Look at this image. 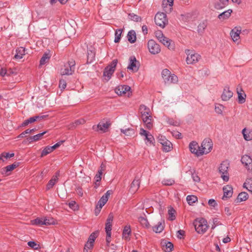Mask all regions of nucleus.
I'll return each mask as SVG.
<instances>
[{"instance_id":"obj_44","label":"nucleus","mask_w":252,"mask_h":252,"mask_svg":"<svg viewBox=\"0 0 252 252\" xmlns=\"http://www.w3.org/2000/svg\"><path fill=\"white\" fill-rule=\"evenodd\" d=\"M43 224L45 225L54 224L55 223V220L52 218H43Z\"/></svg>"},{"instance_id":"obj_40","label":"nucleus","mask_w":252,"mask_h":252,"mask_svg":"<svg viewBox=\"0 0 252 252\" xmlns=\"http://www.w3.org/2000/svg\"><path fill=\"white\" fill-rule=\"evenodd\" d=\"M122 32H123L122 29H117L115 31V39H114L115 43H118L120 41L121 38V35H122Z\"/></svg>"},{"instance_id":"obj_37","label":"nucleus","mask_w":252,"mask_h":252,"mask_svg":"<svg viewBox=\"0 0 252 252\" xmlns=\"http://www.w3.org/2000/svg\"><path fill=\"white\" fill-rule=\"evenodd\" d=\"M207 21H203L200 22L198 26L197 31L198 33H202L204 32L205 29L207 27Z\"/></svg>"},{"instance_id":"obj_7","label":"nucleus","mask_w":252,"mask_h":252,"mask_svg":"<svg viewBox=\"0 0 252 252\" xmlns=\"http://www.w3.org/2000/svg\"><path fill=\"white\" fill-rule=\"evenodd\" d=\"M187 55L186 59L187 63L188 64H192L198 62L200 59V56L197 53H191L189 50H186L185 51Z\"/></svg>"},{"instance_id":"obj_60","label":"nucleus","mask_w":252,"mask_h":252,"mask_svg":"<svg viewBox=\"0 0 252 252\" xmlns=\"http://www.w3.org/2000/svg\"><path fill=\"white\" fill-rule=\"evenodd\" d=\"M66 86V81L63 79H61L59 81V87L61 89H64Z\"/></svg>"},{"instance_id":"obj_5","label":"nucleus","mask_w":252,"mask_h":252,"mask_svg":"<svg viewBox=\"0 0 252 252\" xmlns=\"http://www.w3.org/2000/svg\"><path fill=\"white\" fill-rule=\"evenodd\" d=\"M155 24L161 28H164L168 23L166 14L163 12H158L155 16Z\"/></svg>"},{"instance_id":"obj_13","label":"nucleus","mask_w":252,"mask_h":252,"mask_svg":"<svg viewBox=\"0 0 252 252\" xmlns=\"http://www.w3.org/2000/svg\"><path fill=\"white\" fill-rule=\"evenodd\" d=\"M189 149L191 153L195 154L197 156L203 154V152H201V147L196 141H192L189 143Z\"/></svg>"},{"instance_id":"obj_42","label":"nucleus","mask_w":252,"mask_h":252,"mask_svg":"<svg viewBox=\"0 0 252 252\" xmlns=\"http://www.w3.org/2000/svg\"><path fill=\"white\" fill-rule=\"evenodd\" d=\"M128 18L131 20L136 22H141L142 21V18L140 16L136 15L133 13H129L128 14Z\"/></svg>"},{"instance_id":"obj_47","label":"nucleus","mask_w":252,"mask_h":252,"mask_svg":"<svg viewBox=\"0 0 252 252\" xmlns=\"http://www.w3.org/2000/svg\"><path fill=\"white\" fill-rule=\"evenodd\" d=\"M187 201L189 204L191 205L197 201V197L193 195H189L187 196Z\"/></svg>"},{"instance_id":"obj_20","label":"nucleus","mask_w":252,"mask_h":252,"mask_svg":"<svg viewBox=\"0 0 252 252\" xmlns=\"http://www.w3.org/2000/svg\"><path fill=\"white\" fill-rule=\"evenodd\" d=\"M233 93L229 90L228 87H225L221 94V99L223 101H227L232 97Z\"/></svg>"},{"instance_id":"obj_35","label":"nucleus","mask_w":252,"mask_h":252,"mask_svg":"<svg viewBox=\"0 0 252 252\" xmlns=\"http://www.w3.org/2000/svg\"><path fill=\"white\" fill-rule=\"evenodd\" d=\"M160 42H161L163 45L167 47L168 49H173V47L171 46V42L172 40L168 39L167 37L165 36H163V38L161 39V40H159Z\"/></svg>"},{"instance_id":"obj_12","label":"nucleus","mask_w":252,"mask_h":252,"mask_svg":"<svg viewBox=\"0 0 252 252\" xmlns=\"http://www.w3.org/2000/svg\"><path fill=\"white\" fill-rule=\"evenodd\" d=\"M140 134L141 136H144L145 143L147 145L153 144L155 141L154 136L150 133L149 132L146 131L143 128H141L140 129Z\"/></svg>"},{"instance_id":"obj_17","label":"nucleus","mask_w":252,"mask_h":252,"mask_svg":"<svg viewBox=\"0 0 252 252\" xmlns=\"http://www.w3.org/2000/svg\"><path fill=\"white\" fill-rule=\"evenodd\" d=\"M237 93L238 94V101L239 103L243 104L246 101V94L244 92L241 86L238 85L237 88Z\"/></svg>"},{"instance_id":"obj_2","label":"nucleus","mask_w":252,"mask_h":252,"mask_svg":"<svg viewBox=\"0 0 252 252\" xmlns=\"http://www.w3.org/2000/svg\"><path fill=\"white\" fill-rule=\"evenodd\" d=\"M161 76L166 84H176L178 81V78L174 74H171L167 69H164L161 72Z\"/></svg>"},{"instance_id":"obj_57","label":"nucleus","mask_w":252,"mask_h":252,"mask_svg":"<svg viewBox=\"0 0 252 252\" xmlns=\"http://www.w3.org/2000/svg\"><path fill=\"white\" fill-rule=\"evenodd\" d=\"M94 179L95 180V186L94 188L96 189L99 185V182L101 180V177L98 175H95L94 176Z\"/></svg>"},{"instance_id":"obj_11","label":"nucleus","mask_w":252,"mask_h":252,"mask_svg":"<svg viewBox=\"0 0 252 252\" xmlns=\"http://www.w3.org/2000/svg\"><path fill=\"white\" fill-rule=\"evenodd\" d=\"M129 63L127 68L133 72H137L139 68V62L134 56H131L129 59Z\"/></svg>"},{"instance_id":"obj_10","label":"nucleus","mask_w":252,"mask_h":252,"mask_svg":"<svg viewBox=\"0 0 252 252\" xmlns=\"http://www.w3.org/2000/svg\"><path fill=\"white\" fill-rule=\"evenodd\" d=\"M201 152H203V154L209 153L213 147V143L210 139H205L201 146Z\"/></svg>"},{"instance_id":"obj_63","label":"nucleus","mask_w":252,"mask_h":252,"mask_svg":"<svg viewBox=\"0 0 252 252\" xmlns=\"http://www.w3.org/2000/svg\"><path fill=\"white\" fill-rule=\"evenodd\" d=\"M191 177L194 182H199L200 180L199 176L195 172L192 173Z\"/></svg>"},{"instance_id":"obj_24","label":"nucleus","mask_w":252,"mask_h":252,"mask_svg":"<svg viewBox=\"0 0 252 252\" xmlns=\"http://www.w3.org/2000/svg\"><path fill=\"white\" fill-rule=\"evenodd\" d=\"M232 12V10L229 9L220 14L218 17L220 20L227 19L230 16Z\"/></svg>"},{"instance_id":"obj_41","label":"nucleus","mask_w":252,"mask_h":252,"mask_svg":"<svg viewBox=\"0 0 252 252\" xmlns=\"http://www.w3.org/2000/svg\"><path fill=\"white\" fill-rule=\"evenodd\" d=\"M174 0H163L162 6L163 8H166L168 6H169V11H171L172 6L173 5Z\"/></svg>"},{"instance_id":"obj_52","label":"nucleus","mask_w":252,"mask_h":252,"mask_svg":"<svg viewBox=\"0 0 252 252\" xmlns=\"http://www.w3.org/2000/svg\"><path fill=\"white\" fill-rule=\"evenodd\" d=\"M43 218H37L36 219H34L32 220V223L33 225H38V226H41L43 225Z\"/></svg>"},{"instance_id":"obj_29","label":"nucleus","mask_w":252,"mask_h":252,"mask_svg":"<svg viewBox=\"0 0 252 252\" xmlns=\"http://www.w3.org/2000/svg\"><path fill=\"white\" fill-rule=\"evenodd\" d=\"M131 228L130 225H126L124 227L123 232V237L126 240H129V235L131 234Z\"/></svg>"},{"instance_id":"obj_39","label":"nucleus","mask_w":252,"mask_h":252,"mask_svg":"<svg viewBox=\"0 0 252 252\" xmlns=\"http://www.w3.org/2000/svg\"><path fill=\"white\" fill-rule=\"evenodd\" d=\"M121 132L126 136H131L134 134V130L131 128L126 129H121Z\"/></svg>"},{"instance_id":"obj_25","label":"nucleus","mask_w":252,"mask_h":252,"mask_svg":"<svg viewBox=\"0 0 252 252\" xmlns=\"http://www.w3.org/2000/svg\"><path fill=\"white\" fill-rule=\"evenodd\" d=\"M16 52L14 58L16 59H21L25 54V48L23 47H19L16 50Z\"/></svg>"},{"instance_id":"obj_43","label":"nucleus","mask_w":252,"mask_h":252,"mask_svg":"<svg viewBox=\"0 0 252 252\" xmlns=\"http://www.w3.org/2000/svg\"><path fill=\"white\" fill-rule=\"evenodd\" d=\"M50 56L48 53H44L40 60V65H42L45 64V63L49 60Z\"/></svg>"},{"instance_id":"obj_46","label":"nucleus","mask_w":252,"mask_h":252,"mask_svg":"<svg viewBox=\"0 0 252 252\" xmlns=\"http://www.w3.org/2000/svg\"><path fill=\"white\" fill-rule=\"evenodd\" d=\"M94 247V244L90 242H87L85 244L83 252H91V250Z\"/></svg>"},{"instance_id":"obj_50","label":"nucleus","mask_w":252,"mask_h":252,"mask_svg":"<svg viewBox=\"0 0 252 252\" xmlns=\"http://www.w3.org/2000/svg\"><path fill=\"white\" fill-rule=\"evenodd\" d=\"M224 108V107L222 105L217 104L215 105V112L218 114H222Z\"/></svg>"},{"instance_id":"obj_30","label":"nucleus","mask_w":252,"mask_h":252,"mask_svg":"<svg viewBox=\"0 0 252 252\" xmlns=\"http://www.w3.org/2000/svg\"><path fill=\"white\" fill-rule=\"evenodd\" d=\"M46 132H47V131H45L43 132L38 133L34 136L29 137V138H27V140L30 143L34 142V141H37L39 140V139H40L42 137V136L44 134H45Z\"/></svg>"},{"instance_id":"obj_3","label":"nucleus","mask_w":252,"mask_h":252,"mask_svg":"<svg viewBox=\"0 0 252 252\" xmlns=\"http://www.w3.org/2000/svg\"><path fill=\"white\" fill-rule=\"evenodd\" d=\"M229 162L226 160L223 161L220 165L219 171L221 174V178L224 182H228L229 179L228 169L229 168Z\"/></svg>"},{"instance_id":"obj_53","label":"nucleus","mask_w":252,"mask_h":252,"mask_svg":"<svg viewBox=\"0 0 252 252\" xmlns=\"http://www.w3.org/2000/svg\"><path fill=\"white\" fill-rule=\"evenodd\" d=\"M18 166V164L17 163H14L11 165H8L5 167L6 172H8L9 171H11L13 170L14 169L16 168Z\"/></svg>"},{"instance_id":"obj_23","label":"nucleus","mask_w":252,"mask_h":252,"mask_svg":"<svg viewBox=\"0 0 252 252\" xmlns=\"http://www.w3.org/2000/svg\"><path fill=\"white\" fill-rule=\"evenodd\" d=\"M142 118L144 123L146 126V127L148 129H151L153 126V124L152 123V116L151 115L149 114L145 116H142Z\"/></svg>"},{"instance_id":"obj_49","label":"nucleus","mask_w":252,"mask_h":252,"mask_svg":"<svg viewBox=\"0 0 252 252\" xmlns=\"http://www.w3.org/2000/svg\"><path fill=\"white\" fill-rule=\"evenodd\" d=\"M161 183L163 185L170 186L175 183V181L172 179H164L162 181Z\"/></svg>"},{"instance_id":"obj_31","label":"nucleus","mask_w":252,"mask_h":252,"mask_svg":"<svg viewBox=\"0 0 252 252\" xmlns=\"http://www.w3.org/2000/svg\"><path fill=\"white\" fill-rule=\"evenodd\" d=\"M229 0H219L220 2L217 3L215 5V7L217 9H221L225 7L228 4Z\"/></svg>"},{"instance_id":"obj_62","label":"nucleus","mask_w":252,"mask_h":252,"mask_svg":"<svg viewBox=\"0 0 252 252\" xmlns=\"http://www.w3.org/2000/svg\"><path fill=\"white\" fill-rule=\"evenodd\" d=\"M105 165L103 163H102L100 165V168L98 169L97 171L96 175H100V176L101 177L102 172L105 169Z\"/></svg>"},{"instance_id":"obj_4","label":"nucleus","mask_w":252,"mask_h":252,"mask_svg":"<svg viewBox=\"0 0 252 252\" xmlns=\"http://www.w3.org/2000/svg\"><path fill=\"white\" fill-rule=\"evenodd\" d=\"M117 63V60H114L108 66L105 68L103 71V76L107 77V78H105L106 81H108L110 79L112 75L113 74L115 70Z\"/></svg>"},{"instance_id":"obj_26","label":"nucleus","mask_w":252,"mask_h":252,"mask_svg":"<svg viewBox=\"0 0 252 252\" xmlns=\"http://www.w3.org/2000/svg\"><path fill=\"white\" fill-rule=\"evenodd\" d=\"M127 38L128 41L131 43H133L136 41V32L134 30L129 31L127 34Z\"/></svg>"},{"instance_id":"obj_48","label":"nucleus","mask_w":252,"mask_h":252,"mask_svg":"<svg viewBox=\"0 0 252 252\" xmlns=\"http://www.w3.org/2000/svg\"><path fill=\"white\" fill-rule=\"evenodd\" d=\"M242 133L244 136V138L246 141H250L252 140V137L250 135V132H249L246 128L242 130Z\"/></svg>"},{"instance_id":"obj_54","label":"nucleus","mask_w":252,"mask_h":252,"mask_svg":"<svg viewBox=\"0 0 252 252\" xmlns=\"http://www.w3.org/2000/svg\"><path fill=\"white\" fill-rule=\"evenodd\" d=\"M35 128L32 129H27L23 132H22L18 136V138H23L25 137L26 134L31 133L32 131H34Z\"/></svg>"},{"instance_id":"obj_22","label":"nucleus","mask_w":252,"mask_h":252,"mask_svg":"<svg viewBox=\"0 0 252 252\" xmlns=\"http://www.w3.org/2000/svg\"><path fill=\"white\" fill-rule=\"evenodd\" d=\"M140 179L137 177H135L131 184L130 189L131 191L135 192L139 189L140 187Z\"/></svg>"},{"instance_id":"obj_51","label":"nucleus","mask_w":252,"mask_h":252,"mask_svg":"<svg viewBox=\"0 0 252 252\" xmlns=\"http://www.w3.org/2000/svg\"><path fill=\"white\" fill-rule=\"evenodd\" d=\"M98 231H95V232L92 233L90 235L87 241L94 244L95 239L97 238V237L98 236Z\"/></svg>"},{"instance_id":"obj_55","label":"nucleus","mask_w":252,"mask_h":252,"mask_svg":"<svg viewBox=\"0 0 252 252\" xmlns=\"http://www.w3.org/2000/svg\"><path fill=\"white\" fill-rule=\"evenodd\" d=\"M168 215H169V219L170 220H173L175 219V216L174 215V213L175 212V210L172 208H170L168 210Z\"/></svg>"},{"instance_id":"obj_56","label":"nucleus","mask_w":252,"mask_h":252,"mask_svg":"<svg viewBox=\"0 0 252 252\" xmlns=\"http://www.w3.org/2000/svg\"><path fill=\"white\" fill-rule=\"evenodd\" d=\"M28 245L34 250H37L39 248V245L36 244L34 241H29L28 243Z\"/></svg>"},{"instance_id":"obj_38","label":"nucleus","mask_w":252,"mask_h":252,"mask_svg":"<svg viewBox=\"0 0 252 252\" xmlns=\"http://www.w3.org/2000/svg\"><path fill=\"white\" fill-rule=\"evenodd\" d=\"M38 117L33 116L30 118L28 119L25 120L21 124V126H25L28 125L29 124L32 123L38 120Z\"/></svg>"},{"instance_id":"obj_59","label":"nucleus","mask_w":252,"mask_h":252,"mask_svg":"<svg viewBox=\"0 0 252 252\" xmlns=\"http://www.w3.org/2000/svg\"><path fill=\"white\" fill-rule=\"evenodd\" d=\"M155 35L158 41L161 40V39L163 38V36H164L162 32L159 30L155 32Z\"/></svg>"},{"instance_id":"obj_19","label":"nucleus","mask_w":252,"mask_h":252,"mask_svg":"<svg viewBox=\"0 0 252 252\" xmlns=\"http://www.w3.org/2000/svg\"><path fill=\"white\" fill-rule=\"evenodd\" d=\"M223 195L222 199L224 200L230 198L233 194V189L231 186L226 185L223 187Z\"/></svg>"},{"instance_id":"obj_32","label":"nucleus","mask_w":252,"mask_h":252,"mask_svg":"<svg viewBox=\"0 0 252 252\" xmlns=\"http://www.w3.org/2000/svg\"><path fill=\"white\" fill-rule=\"evenodd\" d=\"M249 197L248 194L246 192H242L240 193L236 199V202L237 203L241 202L244 201H246L248 199Z\"/></svg>"},{"instance_id":"obj_28","label":"nucleus","mask_w":252,"mask_h":252,"mask_svg":"<svg viewBox=\"0 0 252 252\" xmlns=\"http://www.w3.org/2000/svg\"><path fill=\"white\" fill-rule=\"evenodd\" d=\"M241 33V30L238 29H236V31L235 29L232 30L230 32V35L232 40L236 42L240 38V34Z\"/></svg>"},{"instance_id":"obj_18","label":"nucleus","mask_w":252,"mask_h":252,"mask_svg":"<svg viewBox=\"0 0 252 252\" xmlns=\"http://www.w3.org/2000/svg\"><path fill=\"white\" fill-rule=\"evenodd\" d=\"M160 245L165 252H171L173 249V244L165 239H162L160 241Z\"/></svg>"},{"instance_id":"obj_6","label":"nucleus","mask_w":252,"mask_h":252,"mask_svg":"<svg viewBox=\"0 0 252 252\" xmlns=\"http://www.w3.org/2000/svg\"><path fill=\"white\" fill-rule=\"evenodd\" d=\"M75 61L73 60L69 61L65 63L63 68L61 69V74L62 75H71L75 70Z\"/></svg>"},{"instance_id":"obj_9","label":"nucleus","mask_w":252,"mask_h":252,"mask_svg":"<svg viewBox=\"0 0 252 252\" xmlns=\"http://www.w3.org/2000/svg\"><path fill=\"white\" fill-rule=\"evenodd\" d=\"M131 88L127 85H119L115 89V93L119 95H126L129 96L131 94Z\"/></svg>"},{"instance_id":"obj_15","label":"nucleus","mask_w":252,"mask_h":252,"mask_svg":"<svg viewBox=\"0 0 252 252\" xmlns=\"http://www.w3.org/2000/svg\"><path fill=\"white\" fill-rule=\"evenodd\" d=\"M241 161L248 170L251 171L252 170V158L250 156L247 155L243 156Z\"/></svg>"},{"instance_id":"obj_16","label":"nucleus","mask_w":252,"mask_h":252,"mask_svg":"<svg viewBox=\"0 0 252 252\" xmlns=\"http://www.w3.org/2000/svg\"><path fill=\"white\" fill-rule=\"evenodd\" d=\"M111 123L109 121H106L105 123L101 122L96 126H93V129H97V130H99L101 132H105L107 131L108 127L110 126Z\"/></svg>"},{"instance_id":"obj_45","label":"nucleus","mask_w":252,"mask_h":252,"mask_svg":"<svg viewBox=\"0 0 252 252\" xmlns=\"http://www.w3.org/2000/svg\"><path fill=\"white\" fill-rule=\"evenodd\" d=\"M107 202V199H106V197H101L97 203V207H98L99 209H101L102 207ZM99 212L100 210H98V212Z\"/></svg>"},{"instance_id":"obj_36","label":"nucleus","mask_w":252,"mask_h":252,"mask_svg":"<svg viewBox=\"0 0 252 252\" xmlns=\"http://www.w3.org/2000/svg\"><path fill=\"white\" fill-rule=\"evenodd\" d=\"M162 145L163 146V150L166 152L170 151L172 148L171 142L167 139L163 143H162Z\"/></svg>"},{"instance_id":"obj_1","label":"nucleus","mask_w":252,"mask_h":252,"mask_svg":"<svg viewBox=\"0 0 252 252\" xmlns=\"http://www.w3.org/2000/svg\"><path fill=\"white\" fill-rule=\"evenodd\" d=\"M193 225L195 231L199 234H204L208 229L207 221L204 218H197L194 222Z\"/></svg>"},{"instance_id":"obj_34","label":"nucleus","mask_w":252,"mask_h":252,"mask_svg":"<svg viewBox=\"0 0 252 252\" xmlns=\"http://www.w3.org/2000/svg\"><path fill=\"white\" fill-rule=\"evenodd\" d=\"M139 110L140 111L142 116H145L146 115L150 114V109L145 105H140L139 107Z\"/></svg>"},{"instance_id":"obj_21","label":"nucleus","mask_w":252,"mask_h":252,"mask_svg":"<svg viewBox=\"0 0 252 252\" xmlns=\"http://www.w3.org/2000/svg\"><path fill=\"white\" fill-rule=\"evenodd\" d=\"M60 175L59 172H57L55 175L53 176V177L51 178V179L49 181L48 183L47 186H46V189L47 190L50 189H51L57 182L58 180V177Z\"/></svg>"},{"instance_id":"obj_8","label":"nucleus","mask_w":252,"mask_h":252,"mask_svg":"<svg viewBox=\"0 0 252 252\" xmlns=\"http://www.w3.org/2000/svg\"><path fill=\"white\" fill-rule=\"evenodd\" d=\"M147 46L149 52L153 55L158 54L161 51L159 45L153 39L148 41Z\"/></svg>"},{"instance_id":"obj_14","label":"nucleus","mask_w":252,"mask_h":252,"mask_svg":"<svg viewBox=\"0 0 252 252\" xmlns=\"http://www.w3.org/2000/svg\"><path fill=\"white\" fill-rule=\"evenodd\" d=\"M64 141H60L58 142H57L56 144L52 146H46L44 148V149L42 150L41 154V157H44L45 156H46L47 155L51 153L52 152H53L54 150H55L56 149L59 147L63 143Z\"/></svg>"},{"instance_id":"obj_61","label":"nucleus","mask_w":252,"mask_h":252,"mask_svg":"<svg viewBox=\"0 0 252 252\" xmlns=\"http://www.w3.org/2000/svg\"><path fill=\"white\" fill-rule=\"evenodd\" d=\"M85 121L83 119L77 120L74 122V123H73V126L75 127L79 125L83 124L85 123Z\"/></svg>"},{"instance_id":"obj_27","label":"nucleus","mask_w":252,"mask_h":252,"mask_svg":"<svg viewBox=\"0 0 252 252\" xmlns=\"http://www.w3.org/2000/svg\"><path fill=\"white\" fill-rule=\"evenodd\" d=\"M162 223H164L163 220L158 222L157 225L153 227V231L157 233L161 232L164 229V225Z\"/></svg>"},{"instance_id":"obj_64","label":"nucleus","mask_w":252,"mask_h":252,"mask_svg":"<svg viewBox=\"0 0 252 252\" xmlns=\"http://www.w3.org/2000/svg\"><path fill=\"white\" fill-rule=\"evenodd\" d=\"M112 224L105 223V231L106 233H111Z\"/></svg>"},{"instance_id":"obj_33","label":"nucleus","mask_w":252,"mask_h":252,"mask_svg":"<svg viewBox=\"0 0 252 252\" xmlns=\"http://www.w3.org/2000/svg\"><path fill=\"white\" fill-rule=\"evenodd\" d=\"M138 221L143 227H144L146 228H150V225L147 218L142 216L139 217L138 218Z\"/></svg>"},{"instance_id":"obj_58","label":"nucleus","mask_w":252,"mask_h":252,"mask_svg":"<svg viewBox=\"0 0 252 252\" xmlns=\"http://www.w3.org/2000/svg\"><path fill=\"white\" fill-rule=\"evenodd\" d=\"M69 208L73 210L78 209V206L75 201H71L68 203Z\"/></svg>"}]
</instances>
